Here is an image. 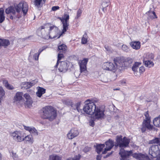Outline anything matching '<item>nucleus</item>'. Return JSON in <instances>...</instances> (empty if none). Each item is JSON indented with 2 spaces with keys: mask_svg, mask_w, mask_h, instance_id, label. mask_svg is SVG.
I'll return each mask as SVG.
<instances>
[{
  "mask_svg": "<svg viewBox=\"0 0 160 160\" xmlns=\"http://www.w3.org/2000/svg\"><path fill=\"white\" fill-rule=\"evenodd\" d=\"M49 25L48 26V27H49V32L48 36H49V38H50L52 39L55 38L57 37V38H59L58 37L61 33H60L59 30L58 28L56 26L54 25H50L49 24H48ZM60 37H59V38Z\"/></svg>",
  "mask_w": 160,
  "mask_h": 160,
  "instance_id": "6",
  "label": "nucleus"
},
{
  "mask_svg": "<svg viewBox=\"0 0 160 160\" xmlns=\"http://www.w3.org/2000/svg\"><path fill=\"white\" fill-rule=\"evenodd\" d=\"M160 139L156 138L149 141V144L157 143L158 145H152L149 148V154L154 158L159 156L160 155Z\"/></svg>",
  "mask_w": 160,
  "mask_h": 160,
  "instance_id": "4",
  "label": "nucleus"
},
{
  "mask_svg": "<svg viewBox=\"0 0 160 160\" xmlns=\"http://www.w3.org/2000/svg\"><path fill=\"white\" fill-rule=\"evenodd\" d=\"M104 48H105L106 50L109 52H112V50L111 48L109 47L108 46L105 45L104 46Z\"/></svg>",
  "mask_w": 160,
  "mask_h": 160,
  "instance_id": "45",
  "label": "nucleus"
},
{
  "mask_svg": "<svg viewBox=\"0 0 160 160\" xmlns=\"http://www.w3.org/2000/svg\"><path fill=\"white\" fill-rule=\"evenodd\" d=\"M74 74L76 78L78 77L80 75L78 71H75L74 73Z\"/></svg>",
  "mask_w": 160,
  "mask_h": 160,
  "instance_id": "51",
  "label": "nucleus"
},
{
  "mask_svg": "<svg viewBox=\"0 0 160 160\" xmlns=\"http://www.w3.org/2000/svg\"><path fill=\"white\" fill-rule=\"evenodd\" d=\"M23 141H25L26 142H28L31 144L33 142V138L32 135H28L23 137Z\"/></svg>",
  "mask_w": 160,
  "mask_h": 160,
  "instance_id": "26",
  "label": "nucleus"
},
{
  "mask_svg": "<svg viewBox=\"0 0 160 160\" xmlns=\"http://www.w3.org/2000/svg\"><path fill=\"white\" fill-rule=\"evenodd\" d=\"M38 82L37 80H35L30 82H23L22 84V88H23L24 89H28L30 88L31 87L33 86Z\"/></svg>",
  "mask_w": 160,
  "mask_h": 160,
  "instance_id": "18",
  "label": "nucleus"
},
{
  "mask_svg": "<svg viewBox=\"0 0 160 160\" xmlns=\"http://www.w3.org/2000/svg\"><path fill=\"white\" fill-rule=\"evenodd\" d=\"M4 11L2 8H0V23L2 22L5 20Z\"/></svg>",
  "mask_w": 160,
  "mask_h": 160,
  "instance_id": "28",
  "label": "nucleus"
},
{
  "mask_svg": "<svg viewBox=\"0 0 160 160\" xmlns=\"http://www.w3.org/2000/svg\"><path fill=\"white\" fill-rule=\"evenodd\" d=\"M43 51V50L42 49V48H40L39 51L38 52V54H39V55L40 53Z\"/></svg>",
  "mask_w": 160,
  "mask_h": 160,
  "instance_id": "54",
  "label": "nucleus"
},
{
  "mask_svg": "<svg viewBox=\"0 0 160 160\" xmlns=\"http://www.w3.org/2000/svg\"><path fill=\"white\" fill-rule=\"evenodd\" d=\"M104 111L105 110L103 108L100 107H96L92 113L93 118L97 120L104 118L105 116Z\"/></svg>",
  "mask_w": 160,
  "mask_h": 160,
  "instance_id": "7",
  "label": "nucleus"
},
{
  "mask_svg": "<svg viewBox=\"0 0 160 160\" xmlns=\"http://www.w3.org/2000/svg\"><path fill=\"white\" fill-rule=\"evenodd\" d=\"M58 49L60 52H64L67 49V47L64 44H62L58 47Z\"/></svg>",
  "mask_w": 160,
  "mask_h": 160,
  "instance_id": "29",
  "label": "nucleus"
},
{
  "mask_svg": "<svg viewBox=\"0 0 160 160\" xmlns=\"http://www.w3.org/2000/svg\"><path fill=\"white\" fill-rule=\"evenodd\" d=\"M133 156L138 160H148V157L147 154L140 153H134L133 154Z\"/></svg>",
  "mask_w": 160,
  "mask_h": 160,
  "instance_id": "16",
  "label": "nucleus"
},
{
  "mask_svg": "<svg viewBox=\"0 0 160 160\" xmlns=\"http://www.w3.org/2000/svg\"><path fill=\"white\" fill-rule=\"evenodd\" d=\"M151 12L153 14V15L154 16H155L156 17V18H157V17H156V15L155 14V13L154 12Z\"/></svg>",
  "mask_w": 160,
  "mask_h": 160,
  "instance_id": "55",
  "label": "nucleus"
},
{
  "mask_svg": "<svg viewBox=\"0 0 160 160\" xmlns=\"http://www.w3.org/2000/svg\"><path fill=\"white\" fill-rule=\"evenodd\" d=\"M81 105V103L80 102H78L75 105V107L77 110L79 112H82V110L81 109H80V107Z\"/></svg>",
  "mask_w": 160,
  "mask_h": 160,
  "instance_id": "42",
  "label": "nucleus"
},
{
  "mask_svg": "<svg viewBox=\"0 0 160 160\" xmlns=\"http://www.w3.org/2000/svg\"><path fill=\"white\" fill-rule=\"evenodd\" d=\"M130 45L133 48L137 50L140 48L141 43L139 41L132 42L130 43Z\"/></svg>",
  "mask_w": 160,
  "mask_h": 160,
  "instance_id": "24",
  "label": "nucleus"
},
{
  "mask_svg": "<svg viewBox=\"0 0 160 160\" xmlns=\"http://www.w3.org/2000/svg\"><path fill=\"white\" fill-rule=\"evenodd\" d=\"M124 62V65L125 68H127L130 66L132 63L133 60L130 58H128L125 59H123Z\"/></svg>",
  "mask_w": 160,
  "mask_h": 160,
  "instance_id": "22",
  "label": "nucleus"
},
{
  "mask_svg": "<svg viewBox=\"0 0 160 160\" xmlns=\"http://www.w3.org/2000/svg\"><path fill=\"white\" fill-rule=\"evenodd\" d=\"M121 83L122 84H124L126 83V81L125 80H122L121 81Z\"/></svg>",
  "mask_w": 160,
  "mask_h": 160,
  "instance_id": "56",
  "label": "nucleus"
},
{
  "mask_svg": "<svg viewBox=\"0 0 160 160\" xmlns=\"http://www.w3.org/2000/svg\"><path fill=\"white\" fill-rule=\"evenodd\" d=\"M104 146V144H100L97 145L96 147V151L97 153L98 154L100 153Z\"/></svg>",
  "mask_w": 160,
  "mask_h": 160,
  "instance_id": "34",
  "label": "nucleus"
},
{
  "mask_svg": "<svg viewBox=\"0 0 160 160\" xmlns=\"http://www.w3.org/2000/svg\"><path fill=\"white\" fill-rule=\"evenodd\" d=\"M101 156L99 155H98L97 156L96 159L97 160H100L101 159Z\"/></svg>",
  "mask_w": 160,
  "mask_h": 160,
  "instance_id": "53",
  "label": "nucleus"
},
{
  "mask_svg": "<svg viewBox=\"0 0 160 160\" xmlns=\"http://www.w3.org/2000/svg\"><path fill=\"white\" fill-rule=\"evenodd\" d=\"M82 12V10H81L80 9H79L77 12V15L75 17V19H78V18L80 17Z\"/></svg>",
  "mask_w": 160,
  "mask_h": 160,
  "instance_id": "41",
  "label": "nucleus"
},
{
  "mask_svg": "<svg viewBox=\"0 0 160 160\" xmlns=\"http://www.w3.org/2000/svg\"><path fill=\"white\" fill-rule=\"evenodd\" d=\"M61 156L53 155L49 156L48 160H61Z\"/></svg>",
  "mask_w": 160,
  "mask_h": 160,
  "instance_id": "30",
  "label": "nucleus"
},
{
  "mask_svg": "<svg viewBox=\"0 0 160 160\" xmlns=\"http://www.w3.org/2000/svg\"><path fill=\"white\" fill-rule=\"evenodd\" d=\"M154 58V56L153 54L152 53L147 54L146 56L144 58L145 60H153Z\"/></svg>",
  "mask_w": 160,
  "mask_h": 160,
  "instance_id": "33",
  "label": "nucleus"
},
{
  "mask_svg": "<svg viewBox=\"0 0 160 160\" xmlns=\"http://www.w3.org/2000/svg\"><path fill=\"white\" fill-rule=\"evenodd\" d=\"M96 107V106L93 102H89L88 103H86L83 109L86 113L92 115Z\"/></svg>",
  "mask_w": 160,
  "mask_h": 160,
  "instance_id": "8",
  "label": "nucleus"
},
{
  "mask_svg": "<svg viewBox=\"0 0 160 160\" xmlns=\"http://www.w3.org/2000/svg\"><path fill=\"white\" fill-rule=\"evenodd\" d=\"M120 88H116L114 89H113V90H114V91H115V90H120Z\"/></svg>",
  "mask_w": 160,
  "mask_h": 160,
  "instance_id": "57",
  "label": "nucleus"
},
{
  "mask_svg": "<svg viewBox=\"0 0 160 160\" xmlns=\"http://www.w3.org/2000/svg\"><path fill=\"white\" fill-rule=\"evenodd\" d=\"M80 158V156L79 155H76L72 158V160H79Z\"/></svg>",
  "mask_w": 160,
  "mask_h": 160,
  "instance_id": "49",
  "label": "nucleus"
},
{
  "mask_svg": "<svg viewBox=\"0 0 160 160\" xmlns=\"http://www.w3.org/2000/svg\"><path fill=\"white\" fill-rule=\"evenodd\" d=\"M24 128L26 130L28 131L30 133L34 135L37 136L38 135L37 130L34 127L24 126Z\"/></svg>",
  "mask_w": 160,
  "mask_h": 160,
  "instance_id": "20",
  "label": "nucleus"
},
{
  "mask_svg": "<svg viewBox=\"0 0 160 160\" xmlns=\"http://www.w3.org/2000/svg\"><path fill=\"white\" fill-rule=\"evenodd\" d=\"M28 9L27 3L26 2L22 1L18 4H14V6L8 7L6 9L5 12L7 14L11 13L14 15H16L17 13H19L22 12L25 15L26 14Z\"/></svg>",
  "mask_w": 160,
  "mask_h": 160,
  "instance_id": "2",
  "label": "nucleus"
},
{
  "mask_svg": "<svg viewBox=\"0 0 160 160\" xmlns=\"http://www.w3.org/2000/svg\"><path fill=\"white\" fill-rule=\"evenodd\" d=\"M114 61L117 70H121L125 68L123 59L118 58L114 59Z\"/></svg>",
  "mask_w": 160,
  "mask_h": 160,
  "instance_id": "12",
  "label": "nucleus"
},
{
  "mask_svg": "<svg viewBox=\"0 0 160 160\" xmlns=\"http://www.w3.org/2000/svg\"><path fill=\"white\" fill-rule=\"evenodd\" d=\"M104 9H105V8H102V10L104 11Z\"/></svg>",
  "mask_w": 160,
  "mask_h": 160,
  "instance_id": "62",
  "label": "nucleus"
},
{
  "mask_svg": "<svg viewBox=\"0 0 160 160\" xmlns=\"http://www.w3.org/2000/svg\"><path fill=\"white\" fill-rule=\"evenodd\" d=\"M79 134V132L77 129L75 128H72L67 134L69 139H71L76 137Z\"/></svg>",
  "mask_w": 160,
  "mask_h": 160,
  "instance_id": "14",
  "label": "nucleus"
},
{
  "mask_svg": "<svg viewBox=\"0 0 160 160\" xmlns=\"http://www.w3.org/2000/svg\"><path fill=\"white\" fill-rule=\"evenodd\" d=\"M48 24L45 25L44 26H42L38 28L37 30V32L38 36H45L46 34L45 32L44 29H46L47 27Z\"/></svg>",
  "mask_w": 160,
  "mask_h": 160,
  "instance_id": "19",
  "label": "nucleus"
},
{
  "mask_svg": "<svg viewBox=\"0 0 160 160\" xmlns=\"http://www.w3.org/2000/svg\"><path fill=\"white\" fill-rule=\"evenodd\" d=\"M11 136L16 142H20L23 141L24 134L21 131H16L11 133Z\"/></svg>",
  "mask_w": 160,
  "mask_h": 160,
  "instance_id": "10",
  "label": "nucleus"
},
{
  "mask_svg": "<svg viewBox=\"0 0 160 160\" xmlns=\"http://www.w3.org/2000/svg\"><path fill=\"white\" fill-rule=\"evenodd\" d=\"M5 92L2 88L0 87V102L1 101V98H2L4 96Z\"/></svg>",
  "mask_w": 160,
  "mask_h": 160,
  "instance_id": "40",
  "label": "nucleus"
},
{
  "mask_svg": "<svg viewBox=\"0 0 160 160\" xmlns=\"http://www.w3.org/2000/svg\"><path fill=\"white\" fill-rule=\"evenodd\" d=\"M38 91L36 92V95L38 97L40 98L42 95L45 92L46 89L39 87H37Z\"/></svg>",
  "mask_w": 160,
  "mask_h": 160,
  "instance_id": "23",
  "label": "nucleus"
},
{
  "mask_svg": "<svg viewBox=\"0 0 160 160\" xmlns=\"http://www.w3.org/2000/svg\"><path fill=\"white\" fill-rule=\"evenodd\" d=\"M39 55V54H38V53H35L34 54L33 57L35 60H38Z\"/></svg>",
  "mask_w": 160,
  "mask_h": 160,
  "instance_id": "47",
  "label": "nucleus"
},
{
  "mask_svg": "<svg viewBox=\"0 0 160 160\" xmlns=\"http://www.w3.org/2000/svg\"><path fill=\"white\" fill-rule=\"evenodd\" d=\"M14 160H20V159H19L18 157H17L16 158H15L14 159Z\"/></svg>",
  "mask_w": 160,
  "mask_h": 160,
  "instance_id": "58",
  "label": "nucleus"
},
{
  "mask_svg": "<svg viewBox=\"0 0 160 160\" xmlns=\"http://www.w3.org/2000/svg\"><path fill=\"white\" fill-rule=\"evenodd\" d=\"M13 17L12 16H11L10 17V18L11 19H13Z\"/></svg>",
  "mask_w": 160,
  "mask_h": 160,
  "instance_id": "63",
  "label": "nucleus"
},
{
  "mask_svg": "<svg viewBox=\"0 0 160 160\" xmlns=\"http://www.w3.org/2000/svg\"><path fill=\"white\" fill-rule=\"evenodd\" d=\"M115 63H113L111 62H104L102 65V68L103 69L112 71L114 72L117 71Z\"/></svg>",
  "mask_w": 160,
  "mask_h": 160,
  "instance_id": "11",
  "label": "nucleus"
},
{
  "mask_svg": "<svg viewBox=\"0 0 160 160\" xmlns=\"http://www.w3.org/2000/svg\"><path fill=\"white\" fill-rule=\"evenodd\" d=\"M122 49L123 51L126 52H128L129 50L128 47L125 45H122Z\"/></svg>",
  "mask_w": 160,
  "mask_h": 160,
  "instance_id": "44",
  "label": "nucleus"
},
{
  "mask_svg": "<svg viewBox=\"0 0 160 160\" xmlns=\"http://www.w3.org/2000/svg\"><path fill=\"white\" fill-rule=\"evenodd\" d=\"M42 0H35L34 1V5L38 8H39L41 6V4Z\"/></svg>",
  "mask_w": 160,
  "mask_h": 160,
  "instance_id": "39",
  "label": "nucleus"
},
{
  "mask_svg": "<svg viewBox=\"0 0 160 160\" xmlns=\"http://www.w3.org/2000/svg\"><path fill=\"white\" fill-rule=\"evenodd\" d=\"M106 147L103 151L102 152L103 154H106L107 152L110 151L114 146V141L111 139L106 142Z\"/></svg>",
  "mask_w": 160,
  "mask_h": 160,
  "instance_id": "15",
  "label": "nucleus"
},
{
  "mask_svg": "<svg viewBox=\"0 0 160 160\" xmlns=\"http://www.w3.org/2000/svg\"><path fill=\"white\" fill-rule=\"evenodd\" d=\"M88 61V59L85 58L79 62L81 73H83L85 75L87 74L86 65Z\"/></svg>",
  "mask_w": 160,
  "mask_h": 160,
  "instance_id": "13",
  "label": "nucleus"
},
{
  "mask_svg": "<svg viewBox=\"0 0 160 160\" xmlns=\"http://www.w3.org/2000/svg\"><path fill=\"white\" fill-rule=\"evenodd\" d=\"M63 57V55L62 54H58V60H57L56 65L55 66V67H57L58 65L59 64V63L60 62V60L61 58Z\"/></svg>",
  "mask_w": 160,
  "mask_h": 160,
  "instance_id": "38",
  "label": "nucleus"
},
{
  "mask_svg": "<svg viewBox=\"0 0 160 160\" xmlns=\"http://www.w3.org/2000/svg\"><path fill=\"white\" fill-rule=\"evenodd\" d=\"M23 96L25 98V100L32 99V98L30 97V95L27 93L25 94Z\"/></svg>",
  "mask_w": 160,
  "mask_h": 160,
  "instance_id": "43",
  "label": "nucleus"
},
{
  "mask_svg": "<svg viewBox=\"0 0 160 160\" xmlns=\"http://www.w3.org/2000/svg\"><path fill=\"white\" fill-rule=\"evenodd\" d=\"M87 42V35L86 33L84 34L82 38V43L85 44Z\"/></svg>",
  "mask_w": 160,
  "mask_h": 160,
  "instance_id": "37",
  "label": "nucleus"
},
{
  "mask_svg": "<svg viewBox=\"0 0 160 160\" xmlns=\"http://www.w3.org/2000/svg\"><path fill=\"white\" fill-rule=\"evenodd\" d=\"M66 160H71V158H68Z\"/></svg>",
  "mask_w": 160,
  "mask_h": 160,
  "instance_id": "61",
  "label": "nucleus"
},
{
  "mask_svg": "<svg viewBox=\"0 0 160 160\" xmlns=\"http://www.w3.org/2000/svg\"><path fill=\"white\" fill-rule=\"evenodd\" d=\"M116 143L115 144L116 147L119 146L121 148L119 153L121 156V160H128L129 156L132 153L131 151H125L124 148L127 147L130 142V140L124 137L122 138L121 135H118L116 137Z\"/></svg>",
  "mask_w": 160,
  "mask_h": 160,
  "instance_id": "1",
  "label": "nucleus"
},
{
  "mask_svg": "<svg viewBox=\"0 0 160 160\" xmlns=\"http://www.w3.org/2000/svg\"><path fill=\"white\" fill-rule=\"evenodd\" d=\"M59 9V7L58 6H53L52 8V10L53 11H55L58 10Z\"/></svg>",
  "mask_w": 160,
  "mask_h": 160,
  "instance_id": "48",
  "label": "nucleus"
},
{
  "mask_svg": "<svg viewBox=\"0 0 160 160\" xmlns=\"http://www.w3.org/2000/svg\"><path fill=\"white\" fill-rule=\"evenodd\" d=\"M0 40L2 41L0 43H1V46H3L4 47L7 46L10 44L9 41L7 39H2L0 38Z\"/></svg>",
  "mask_w": 160,
  "mask_h": 160,
  "instance_id": "32",
  "label": "nucleus"
},
{
  "mask_svg": "<svg viewBox=\"0 0 160 160\" xmlns=\"http://www.w3.org/2000/svg\"><path fill=\"white\" fill-rule=\"evenodd\" d=\"M41 118L43 119H48L52 121L57 116L56 111L51 106H47L43 108L42 109Z\"/></svg>",
  "mask_w": 160,
  "mask_h": 160,
  "instance_id": "3",
  "label": "nucleus"
},
{
  "mask_svg": "<svg viewBox=\"0 0 160 160\" xmlns=\"http://www.w3.org/2000/svg\"><path fill=\"white\" fill-rule=\"evenodd\" d=\"M142 63L139 62H135L133 64L132 67V70L134 72H136L138 67L141 66Z\"/></svg>",
  "mask_w": 160,
  "mask_h": 160,
  "instance_id": "27",
  "label": "nucleus"
},
{
  "mask_svg": "<svg viewBox=\"0 0 160 160\" xmlns=\"http://www.w3.org/2000/svg\"><path fill=\"white\" fill-rule=\"evenodd\" d=\"M145 71V68L144 66H141L139 68V72L140 73L144 72Z\"/></svg>",
  "mask_w": 160,
  "mask_h": 160,
  "instance_id": "46",
  "label": "nucleus"
},
{
  "mask_svg": "<svg viewBox=\"0 0 160 160\" xmlns=\"http://www.w3.org/2000/svg\"><path fill=\"white\" fill-rule=\"evenodd\" d=\"M3 84H4L6 87L9 89H12L13 88V87L9 84L8 82L6 80H4L3 81Z\"/></svg>",
  "mask_w": 160,
  "mask_h": 160,
  "instance_id": "35",
  "label": "nucleus"
},
{
  "mask_svg": "<svg viewBox=\"0 0 160 160\" xmlns=\"http://www.w3.org/2000/svg\"><path fill=\"white\" fill-rule=\"evenodd\" d=\"M12 157L13 159H14L15 158H16L17 157V155L16 153H14L13 152H12Z\"/></svg>",
  "mask_w": 160,
  "mask_h": 160,
  "instance_id": "52",
  "label": "nucleus"
},
{
  "mask_svg": "<svg viewBox=\"0 0 160 160\" xmlns=\"http://www.w3.org/2000/svg\"><path fill=\"white\" fill-rule=\"evenodd\" d=\"M153 123L157 127H160V118L158 117L155 118L153 120Z\"/></svg>",
  "mask_w": 160,
  "mask_h": 160,
  "instance_id": "31",
  "label": "nucleus"
},
{
  "mask_svg": "<svg viewBox=\"0 0 160 160\" xmlns=\"http://www.w3.org/2000/svg\"><path fill=\"white\" fill-rule=\"evenodd\" d=\"M143 61L145 66L146 67L150 68L153 67L154 65V63L151 60L144 59Z\"/></svg>",
  "mask_w": 160,
  "mask_h": 160,
  "instance_id": "25",
  "label": "nucleus"
},
{
  "mask_svg": "<svg viewBox=\"0 0 160 160\" xmlns=\"http://www.w3.org/2000/svg\"><path fill=\"white\" fill-rule=\"evenodd\" d=\"M144 115L145 117V119L144 120L142 124V127L141 128L142 132H145L146 129L149 130H152L154 129L153 126L150 124L151 122L150 117L149 116L148 112H145Z\"/></svg>",
  "mask_w": 160,
  "mask_h": 160,
  "instance_id": "5",
  "label": "nucleus"
},
{
  "mask_svg": "<svg viewBox=\"0 0 160 160\" xmlns=\"http://www.w3.org/2000/svg\"><path fill=\"white\" fill-rule=\"evenodd\" d=\"M32 99L25 100L24 104L27 107L30 108L32 106Z\"/></svg>",
  "mask_w": 160,
  "mask_h": 160,
  "instance_id": "36",
  "label": "nucleus"
},
{
  "mask_svg": "<svg viewBox=\"0 0 160 160\" xmlns=\"http://www.w3.org/2000/svg\"><path fill=\"white\" fill-rule=\"evenodd\" d=\"M69 18V15L66 14L64 15L63 18L61 19V21L63 24V29L61 32V33L58 38H59L61 35L64 34L65 32H66L67 30H68L69 26L68 22Z\"/></svg>",
  "mask_w": 160,
  "mask_h": 160,
  "instance_id": "9",
  "label": "nucleus"
},
{
  "mask_svg": "<svg viewBox=\"0 0 160 160\" xmlns=\"http://www.w3.org/2000/svg\"><path fill=\"white\" fill-rule=\"evenodd\" d=\"M73 144H74V145H75L76 144V142H74L73 143Z\"/></svg>",
  "mask_w": 160,
  "mask_h": 160,
  "instance_id": "64",
  "label": "nucleus"
},
{
  "mask_svg": "<svg viewBox=\"0 0 160 160\" xmlns=\"http://www.w3.org/2000/svg\"><path fill=\"white\" fill-rule=\"evenodd\" d=\"M90 149L91 148H90L88 147H86L83 149V151L85 152H87L89 151Z\"/></svg>",
  "mask_w": 160,
  "mask_h": 160,
  "instance_id": "50",
  "label": "nucleus"
},
{
  "mask_svg": "<svg viewBox=\"0 0 160 160\" xmlns=\"http://www.w3.org/2000/svg\"><path fill=\"white\" fill-rule=\"evenodd\" d=\"M60 65L58 68V70L60 72H66L68 68V63L66 61L60 62Z\"/></svg>",
  "mask_w": 160,
  "mask_h": 160,
  "instance_id": "17",
  "label": "nucleus"
},
{
  "mask_svg": "<svg viewBox=\"0 0 160 160\" xmlns=\"http://www.w3.org/2000/svg\"><path fill=\"white\" fill-rule=\"evenodd\" d=\"M22 92H17L14 97V102L17 103L22 100Z\"/></svg>",
  "mask_w": 160,
  "mask_h": 160,
  "instance_id": "21",
  "label": "nucleus"
},
{
  "mask_svg": "<svg viewBox=\"0 0 160 160\" xmlns=\"http://www.w3.org/2000/svg\"><path fill=\"white\" fill-rule=\"evenodd\" d=\"M42 48V49L43 50V51L46 48L44 47H42V48Z\"/></svg>",
  "mask_w": 160,
  "mask_h": 160,
  "instance_id": "59",
  "label": "nucleus"
},
{
  "mask_svg": "<svg viewBox=\"0 0 160 160\" xmlns=\"http://www.w3.org/2000/svg\"><path fill=\"white\" fill-rule=\"evenodd\" d=\"M113 151H112L111 152V153L109 154V155H107V156L108 157V156H109L110 155L112 154V153H113Z\"/></svg>",
  "mask_w": 160,
  "mask_h": 160,
  "instance_id": "60",
  "label": "nucleus"
}]
</instances>
